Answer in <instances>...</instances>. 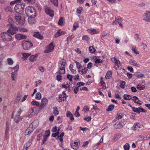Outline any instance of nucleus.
<instances>
[{"label": "nucleus", "instance_id": "f257e3e1", "mask_svg": "<svg viewBox=\"0 0 150 150\" xmlns=\"http://www.w3.org/2000/svg\"><path fill=\"white\" fill-rule=\"evenodd\" d=\"M25 12L28 16L34 18L36 16V13L34 7L31 6L27 7L25 9Z\"/></svg>", "mask_w": 150, "mask_h": 150}, {"label": "nucleus", "instance_id": "f03ea898", "mask_svg": "<svg viewBox=\"0 0 150 150\" xmlns=\"http://www.w3.org/2000/svg\"><path fill=\"white\" fill-rule=\"evenodd\" d=\"M25 7V4L21 1L18 2L15 6V11L19 14H21L23 11Z\"/></svg>", "mask_w": 150, "mask_h": 150}, {"label": "nucleus", "instance_id": "7ed1b4c3", "mask_svg": "<svg viewBox=\"0 0 150 150\" xmlns=\"http://www.w3.org/2000/svg\"><path fill=\"white\" fill-rule=\"evenodd\" d=\"M63 61H60L59 62L58 67L59 68V71L57 72L59 74H64L65 73V67L66 62L65 60L63 59Z\"/></svg>", "mask_w": 150, "mask_h": 150}, {"label": "nucleus", "instance_id": "20e7f679", "mask_svg": "<svg viewBox=\"0 0 150 150\" xmlns=\"http://www.w3.org/2000/svg\"><path fill=\"white\" fill-rule=\"evenodd\" d=\"M1 36L2 40L4 41L11 42L13 40L12 37L6 32L2 33Z\"/></svg>", "mask_w": 150, "mask_h": 150}, {"label": "nucleus", "instance_id": "39448f33", "mask_svg": "<svg viewBox=\"0 0 150 150\" xmlns=\"http://www.w3.org/2000/svg\"><path fill=\"white\" fill-rule=\"evenodd\" d=\"M21 44L23 49L25 50H28L33 46V44L28 41L23 40L22 41Z\"/></svg>", "mask_w": 150, "mask_h": 150}, {"label": "nucleus", "instance_id": "423d86ee", "mask_svg": "<svg viewBox=\"0 0 150 150\" xmlns=\"http://www.w3.org/2000/svg\"><path fill=\"white\" fill-rule=\"evenodd\" d=\"M15 18L17 24L22 25L25 23V19L24 16H15Z\"/></svg>", "mask_w": 150, "mask_h": 150}, {"label": "nucleus", "instance_id": "0eeeda50", "mask_svg": "<svg viewBox=\"0 0 150 150\" xmlns=\"http://www.w3.org/2000/svg\"><path fill=\"white\" fill-rule=\"evenodd\" d=\"M39 124V122L38 120H35L30 125L29 127L27 129L25 132V134L28 135L31 133V132L30 131V128L32 127L33 128H35L37 127Z\"/></svg>", "mask_w": 150, "mask_h": 150}, {"label": "nucleus", "instance_id": "6e6552de", "mask_svg": "<svg viewBox=\"0 0 150 150\" xmlns=\"http://www.w3.org/2000/svg\"><path fill=\"white\" fill-rule=\"evenodd\" d=\"M10 27L11 28L7 30V32L8 33L13 35L16 34L17 32L18 31V28L14 25L11 26Z\"/></svg>", "mask_w": 150, "mask_h": 150}, {"label": "nucleus", "instance_id": "1a4fd4ad", "mask_svg": "<svg viewBox=\"0 0 150 150\" xmlns=\"http://www.w3.org/2000/svg\"><path fill=\"white\" fill-rule=\"evenodd\" d=\"M48 100L46 98H43L41 100V104L39 106L40 110L42 109L43 108L45 107L48 104Z\"/></svg>", "mask_w": 150, "mask_h": 150}, {"label": "nucleus", "instance_id": "9d476101", "mask_svg": "<svg viewBox=\"0 0 150 150\" xmlns=\"http://www.w3.org/2000/svg\"><path fill=\"white\" fill-rule=\"evenodd\" d=\"M67 96L65 91H64L61 94L59 95V97L57 98V100L59 102H61L65 100Z\"/></svg>", "mask_w": 150, "mask_h": 150}, {"label": "nucleus", "instance_id": "9b49d317", "mask_svg": "<svg viewBox=\"0 0 150 150\" xmlns=\"http://www.w3.org/2000/svg\"><path fill=\"white\" fill-rule=\"evenodd\" d=\"M45 11L47 15L51 17H52L54 16L53 11L50 7L47 6H45Z\"/></svg>", "mask_w": 150, "mask_h": 150}, {"label": "nucleus", "instance_id": "f8f14e48", "mask_svg": "<svg viewBox=\"0 0 150 150\" xmlns=\"http://www.w3.org/2000/svg\"><path fill=\"white\" fill-rule=\"evenodd\" d=\"M54 48L53 43L51 42L46 48V50L45 51V52L48 53L52 51Z\"/></svg>", "mask_w": 150, "mask_h": 150}, {"label": "nucleus", "instance_id": "ddd939ff", "mask_svg": "<svg viewBox=\"0 0 150 150\" xmlns=\"http://www.w3.org/2000/svg\"><path fill=\"white\" fill-rule=\"evenodd\" d=\"M143 20L147 22H150V12L149 11H146L143 16Z\"/></svg>", "mask_w": 150, "mask_h": 150}, {"label": "nucleus", "instance_id": "4468645a", "mask_svg": "<svg viewBox=\"0 0 150 150\" xmlns=\"http://www.w3.org/2000/svg\"><path fill=\"white\" fill-rule=\"evenodd\" d=\"M112 60L113 62V61H114L115 62V68L117 70L118 69L120 65V62L119 60L117 59L115 57L112 59Z\"/></svg>", "mask_w": 150, "mask_h": 150}, {"label": "nucleus", "instance_id": "2eb2a0df", "mask_svg": "<svg viewBox=\"0 0 150 150\" xmlns=\"http://www.w3.org/2000/svg\"><path fill=\"white\" fill-rule=\"evenodd\" d=\"M125 124L122 121L120 122H117L115 123L114 125L113 126L114 128L116 129H120L122 128Z\"/></svg>", "mask_w": 150, "mask_h": 150}, {"label": "nucleus", "instance_id": "dca6fc26", "mask_svg": "<svg viewBox=\"0 0 150 150\" xmlns=\"http://www.w3.org/2000/svg\"><path fill=\"white\" fill-rule=\"evenodd\" d=\"M9 124L8 122H6V127L5 130V138L7 139L9 136Z\"/></svg>", "mask_w": 150, "mask_h": 150}, {"label": "nucleus", "instance_id": "f3484780", "mask_svg": "<svg viewBox=\"0 0 150 150\" xmlns=\"http://www.w3.org/2000/svg\"><path fill=\"white\" fill-rule=\"evenodd\" d=\"M16 38L18 40H19L22 39H25L26 38V36L20 34H18L15 35Z\"/></svg>", "mask_w": 150, "mask_h": 150}, {"label": "nucleus", "instance_id": "a211bd4d", "mask_svg": "<svg viewBox=\"0 0 150 150\" xmlns=\"http://www.w3.org/2000/svg\"><path fill=\"white\" fill-rule=\"evenodd\" d=\"M71 147L75 150L77 149L79 147L78 142H72L71 143Z\"/></svg>", "mask_w": 150, "mask_h": 150}, {"label": "nucleus", "instance_id": "6ab92c4d", "mask_svg": "<svg viewBox=\"0 0 150 150\" xmlns=\"http://www.w3.org/2000/svg\"><path fill=\"white\" fill-rule=\"evenodd\" d=\"M32 114H29L27 115H26L23 117L22 118L23 121L25 123L27 122L28 120H29V119L32 117Z\"/></svg>", "mask_w": 150, "mask_h": 150}, {"label": "nucleus", "instance_id": "aec40b11", "mask_svg": "<svg viewBox=\"0 0 150 150\" xmlns=\"http://www.w3.org/2000/svg\"><path fill=\"white\" fill-rule=\"evenodd\" d=\"M38 56V54H37L34 55H31L30 57L29 60L31 62H33L36 60V58Z\"/></svg>", "mask_w": 150, "mask_h": 150}, {"label": "nucleus", "instance_id": "412c9836", "mask_svg": "<svg viewBox=\"0 0 150 150\" xmlns=\"http://www.w3.org/2000/svg\"><path fill=\"white\" fill-rule=\"evenodd\" d=\"M132 100L134 101V103H136L137 104H139V105H141L142 104V103H140V102H141V101L137 96H133L132 97Z\"/></svg>", "mask_w": 150, "mask_h": 150}, {"label": "nucleus", "instance_id": "4be33fe9", "mask_svg": "<svg viewBox=\"0 0 150 150\" xmlns=\"http://www.w3.org/2000/svg\"><path fill=\"white\" fill-rule=\"evenodd\" d=\"M33 36L34 37L41 40L43 38V36L40 35L39 32L34 33Z\"/></svg>", "mask_w": 150, "mask_h": 150}, {"label": "nucleus", "instance_id": "5701e85b", "mask_svg": "<svg viewBox=\"0 0 150 150\" xmlns=\"http://www.w3.org/2000/svg\"><path fill=\"white\" fill-rule=\"evenodd\" d=\"M21 97V94L20 93H18L17 96L15 100V104H17L18 103L20 100Z\"/></svg>", "mask_w": 150, "mask_h": 150}, {"label": "nucleus", "instance_id": "b1692460", "mask_svg": "<svg viewBox=\"0 0 150 150\" xmlns=\"http://www.w3.org/2000/svg\"><path fill=\"white\" fill-rule=\"evenodd\" d=\"M23 56L22 59L24 60H25L31 54L30 53H22L21 54Z\"/></svg>", "mask_w": 150, "mask_h": 150}, {"label": "nucleus", "instance_id": "393cba45", "mask_svg": "<svg viewBox=\"0 0 150 150\" xmlns=\"http://www.w3.org/2000/svg\"><path fill=\"white\" fill-rule=\"evenodd\" d=\"M31 144V143L28 141L25 143L23 146V150H27L28 148L29 147Z\"/></svg>", "mask_w": 150, "mask_h": 150}, {"label": "nucleus", "instance_id": "a878e982", "mask_svg": "<svg viewBox=\"0 0 150 150\" xmlns=\"http://www.w3.org/2000/svg\"><path fill=\"white\" fill-rule=\"evenodd\" d=\"M22 118L20 117L18 115H15L14 118V121L16 123H18L20 121H22Z\"/></svg>", "mask_w": 150, "mask_h": 150}, {"label": "nucleus", "instance_id": "bb28decb", "mask_svg": "<svg viewBox=\"0 0 150 150\" xmlns=\"http://www.w3.org/2000/svg\"><path fill=\"white\" fill-rule=\"evenodd\" d=\"M90 38L87 35H83L82 37V39L84 41H86V42L88 43L90 40Z\"/></svg>", "mask_w": 150, "mask_h": 150}, {"label": "nucleus", "instance_id": "cd10ccee", "mask_svg": "<svg viewBox=\"0 0 150 150\" xmlns=\"http://www.w3.org/2000/svg\"><path fill=\"white\" fill-rule=\"evenodd\" d=\"M65 34V32L64 31H58L54 35L55 38H57L62 35H63Z\"/></svg>", "mask_w": 150, "mask_h": 150}, {"label": "nucleus", "instance_id": "c85d7f7f", "mask_svg": "<svg viewBox=\"0 0 150 150\" xmlns=\"http://www.w3.org/2000/svg\"><path fill=\"white\" fill-rule=\"evenodd\" d=\"M129 63L132 65L136 67H139V64H137V62L134 60L131 59L129 60Z\"/></svg>", "mask_w": 150, "mask_h": 150}, {"label": "nucleus", "instance_id": "c756f323", "mask_svg": "<svg viewBox=\"0 0 150 150\" xmlns=\"http://www.w3.org/2000/svg\"><path fill=\"white\" fill-rule=\"evenodd\" d=\"M140 127L139 126V124L137 123H135L133 125L132 129L133 130H138L140 128Z\"/></svg>", "mask_w": 150, "mask_h": 150}, {"label": "nucleus", "instance_id": "7c9ffc66", "mask_svg": "<svg viewBox=\"0 0 150 150\" xmlns=\"http://www.w3.org/2000/svg\"><path fill=\"white\" fill-rule=\"evenodd\" d=\"M79 27V24L77 22L74 23L73 25V27L72 29V31H74L76 30V29Z\"/></svg>", "mask_w": 150, "mask_h": 150}, {"label": "nucleus", "instance_id": "2f4dec72", "mask_svg": "<svg viewBox=\"0 0 150 150\" xmlns=\"http://www.w3.org/2000/svg\"><path fill=\"white\" fill-rule=\"evenodd\" d=\"M98 139H100L99 141L98 142L95 144V145H94V146H97L99 145L100 143L103 142V137H102L100 138V137L99 136H98Z\"/></svg>", "mask_w": 150, "mask_h": 150}, {"label": "nucleus", "instance_id": "473e14b6", "mask_svg": "<svg viewBox=\"0 0 150 150\" xmlns=\"http://www.w3.org/2000/svg\"><path fill=\"white\" fill-rule=\"evenodd\" d=\"M34 18H32V17H30L28 19V23L31 24H33L34 23Z\"/></svg>", "mask_w": 150, "mask_h": 150}, {"label": "nucleus", "instance_id": "72a5a7b5", "mask_svg": "<svg viewBox=\"0 0 150 150\" xmlns=\"http://www.w3.org/2000/svg\"><path fill=\"white\" fill-rule=\"evenodd\" d=\"M53 109L54 110L53 113L55 115H57L59 114V112L58 110V109L57 107H53Z\"/></svg>", "mask_w": 150, "mask_h": 150}, {"label": "nucleus", "instance_id": "f704fd0d", "mask_svg": "<svg viewBox=\"0 0 150 150\" xmlns=\"http://www.w3.org/2000/svg\"><path fill=\"white\" fill-rule=\"evenodd\" d=\"M111 72L110 71H108L106 74L105 78L106 79H109L111 76Z\"/></svg>", "mask_w": 150, "mask_h": 150}, {"label": "nucleus", "instance_id": "c9c22d12", "mask_svg": "<svg viewBox=\"0 0 150 150\" xmlns=\"http://www.w3.org/2000/svg\"><path fill=\"white\" fill-rule=\"evenodd\" d=\"M8 22L9 23V24H8V25L9 26H11L14 25V22L12 19L11 18H9L8 19Z\"/></svg>", "mask_w": 150, "mask_h": 150}, {"label": "nucleus", "instance_id": "e433bc0d", "mask_svg": "<svg viewBox=\"0 0 150 150\" xmlns=\"http://www.w3.org/2000/svg\"><path fill=\"white\" fill-rule=\"evenodd\" d=\"M123 97L124 98L125 100H129L132 99V97L130 95L124 94Z\"/></svg>", "mask_w": 150, "mask_h": 150}, {"label": "nucleus", "instance_id": "4c0bfd02", "mask_svg": "<svg viewBox=\"0 0 150 150\" xmlns=\"http://www.w3.org/2000/svg\"><path fill=\"white\" fill-rule=\"evenodd\" d=\"M16 73L15 71H13L11 73V77L13 80H15L16 78Z\"/></svg>", "mask_w": 150, "mask_h": 150}, {"label": "nucleus", "instance_id": "58836bf2", "mask_svg": "<svg viewBox=\"0 0 150 150\" xmlns=\"http://www.w3.org/2000/svg\"><path fill=\"white\" fill-rule=\"evenodd\" d=\"M5 10L6 12H11L13 11L12 8L9 6L6 7L5 8Z\"/></svg>", "mask_w": 150, "mask_h": 150}, {"label": "nucleus", "instance_id": "ea45409f", "mask_svg": "<svg viewBox=\"0 0 150 150\" xmlns=\"http://www.w3.org/2000/svg\"><path fill=\"white\" fill-rule=\"evenodd\" d=\"M41 98V94L39 92L37 93L35 98L37 100H40Z\"/></svg>", "mask_w": 150, "mask_h": 150}, {"label": "nucleus", "instance_id": "a19ab883", "mask_svg": "<svg viewBox=\"0 0 150 150\" xmlns=\"http://www.w3.org/2000/svg\"><path fill=\"white\" fill-rule=\"evenodd\" d=\"M137 88L140 90H142L144 89L145 88V87L144 85H138L137 86Z\"/></svg>", "mask_w": 150, "mask_h": 150}, {"label": "nucleus", "instance_id": "79ce46f5", "mask_svg": "<svg viewBox=\"0 0 150 150\" xmlns=\"http://www.w3.org/2000/svg\"><path fill=\"white\" fill-rule=\"evenodd\" d=\"M18 30L21 32H26L27 31V30L24 28L23 27H19L18 28Z\"/></svg>", "mask_w": 150, "mask_h": 150}, {"label": "nucleus", "instance_id": "37998d69", "mask_svg": "<svg viewBox=\"0 0 150 150\" xmlns=\"http://www.w3.org/2000/svg\"><path fill=\"white\" fill-rule=\"evenodd\" d=\"M54 6H58V0H50Z\"/></svg>", "mask_w": 150, "mask_h": 150}, {"label": "nucleus", "instance_id": "c03bdc74", "mask_svg": "<svg viewBox=\"0 0 150 150\" xmlns=\"http://www.w3.org/2000/svg\"><path fill=\"white\" fill-rule=\"evenodd\" d=\"M74 35H71L69 36L67 38V42L69 41H70L73 38H74Z\"/></svg>", "mask_w": 150, "mask_h": 150}, {"label": "nucleus", "instance_id": "a18cd8bd", "mask_svg": "<svg viewBox=\"0 0 150 150\" xmlns=\"http://www.w3.org/2000/svg\"><path fill=\"white\" fill-rule=\"evenodd\" d=\"M123 147L125 150H129V145L128 143H126L124 146Z\"/></svg>", "mask_w": 150, "mask_h": 150}, {"label": "nucleus", "instance_id": "49530a36", "mask_svg": "<svg viewBox=\"0 0 150 150\" xmlns=\"http://www.w3.org/2000/svg\"><path fill=\"white\" fill-rule=\"evenodd\" d=\"M114 108V105H110L109 106L108 109L107 110L108 111H111Z\"/></svg>", "mask_w": 150, "mask_h": 150}, {"label": "nucleus", "instance_id": "de8ad7c7", "mask_svg": "<svg viewBox=\"0 0 150 150\" xmlns=\"http://www.w3.org/2000/svg\"><path fill=\"white\" fill-rule=\"evenodd\" d=\"M89 110V109L88 107L87 106H85L83 109V111L85 112H88Z\"/></svg>", "mask_w": 150, "mask_h": 150}, {"label": "nucleus", "instance_id": "09e8293b", "mask_svg": "<svg viewBox=\"0 0 150 150\" xmlns=\"http://www.w3.org/2000/svg\"><path fill=\"white\" fill-rule=\"evenodd\" d=\"M23 110L20 109H18L15 115H18L20 116L21 113L22 112Z\"/></svg>", "mask_w": 150, "mask_h": 150}, {"label": "nucleus", "instance_id": "8fccbe9b", "mask_svg": "<svg viewBox=\"0 0 150 150\" xmlns=\"http://www.w3.org/2000/svg\"><path fill=\"white\" fill-rule=\"evenodd\" d=\"M100 83L102 86V89H105L106 88V86L105 82L103 81H100Z\"/></svg>", "mask_w": 150, "mask_h": 150}, {"label": "nucleus", "instance_id": "3c124183", "mask_svg": "<svg viewBox=\"0 0 150 150\" xmlns=\"http://www.w3.org/2000/svg\"><path fill=\"white\" fill-rule=\"evenodd\" d=\"M96 59L95 62L96 64H98V63H102L103 62V60H101V59H96Z\"/></svg>", "mask_w": 150, "mask_h": 150}, {"label": "nucleus", "instance_id": "603ef678", "mask_svg": "<svg viewBox=\"0 0 150 150\" xmlns=\"http://www.w3.org/2000/svg\"><path fill=\"white\" fill-rule=\"evenodd\" d=\"M7 61L8 64L9 65H11L13 63V60L10 58L8 59Z\"/></svg>", "mask_w": 150, "mask_h": 150}, {"label": "nucleus", "instance_id": "864d4df0", "mask_svg": "<svg viewBox=\"0 0 150 150\" xmlns=\"http://www.w3.org/2000/svg\"><path fill=\"white\" fill-rule=\"evenodd\" d=\"M63 23V18H61L59 19L58 22V24L59 25H62Z\"/></svg>", "mask_w": 150, "mask_h": 150}, {"label": "nucleus", "instance_id": "5fc2aeb1", "mask_svg": "<svg viewBox=\"0 0 150 150\" xmlns=\"http://www.w3.org/2000/svg\"><path fill=\"white\" fill-rule=\"evenodd\" d=\"M22 0H16L14 1H11L10 3V5H13L15 3L17 4V3L18 2H19L20 1H21Z\"/></svg>", "mask_w": 150, "mask_h": 150}, {"label": "nucleus", "instance_id": "6e6d98bb", "mask_svg": "<svg viewBox=\"0 0 150 150\" xmlns=\"http://www.w3.org/2000/svg\"><path fill=\"white\" fill-rule=\"evenodd\" d=\"M11 68L13 70L14 69L15 71L17 72L18 71L19 69L18 65L17 64L15 67Z\"/></svg>", "mask_w": 150, "mask_h": 150}, {"label": "nucleus", "instance_id": "4d7b16f0", "mask_svg": "<svg viewBox=\"0 0 150 150\" xmlns=\"http://www.w3.org/2000/svg\"><path fill=\"white\" fill-rule=\"evenodd\" d=\"M132 109L134 112L139 114V108H136L134 107L132 108Z\"/></svg>", "mask_w": 150, "mask_h": 150}, {"label": "nucleus", "instance_id": "13d9d810", "mask_svg": "<svg viewBox=\"0 0 150 150\" xmlns=\"http://www.w3.org/2000/svg\"><path fill=\"white\" fill-rule=\"evenodd\" d=\"M31 104L33 105H35L37 106H38L40 105V103L39 102L35 100H33L31 102Z\"/></svg>", "mask_w": 150, "mask_h": 150}, {"label": "nucleus", "instance_id": "bf43d9fd", "mask_svg": "<svg viewBox=\"0 0 150 150\" xmlns=\"http://www.w3.org/2000/svg\"><path fill=\"white\" fill-rule=\"evenodd\" d=\"M134 37L135 40L137 41H139L141 39L139 37V35L138 34H136L134 35Z\"/></svg>", "mask_w": 150, "mask_h": 150}, {"label": "nucleus", "instance_id": "052dcab7", "mask_svg": "<svg viewBox=\"0 0 150 150\" xmlns=\"http://www.w3.org/2000/svg\"><path fill=\"white\" fill-rule=\"evenodd\" d=\"M85 85V83L83 82H78L76 84V85L78 86L79 88V87L81 86H83Z\"/></svg>", "mask_w": 150, "mask_h": 150}, {"label": "nucleus", "instance_id": "680f3d73", "mask_svg": "<svg viewBox=\"0 0 150 150\" xmlns=\"http://www.w3.org/2000/svg\"><path fill=\"white\" fill-rule=\"evenodd\" d=\"M88 32L92 35L94 34V29L91 28V29H88L87 30Z\"/></svg>", "mask_w": 150, "mask_h": 150}, {"label": "nucleus", "instance_id": "e2e57ef3", "mask_svg": "<svg viewBox=\"0 0 150 150\" xmlns=\"http://www.w3.org/2000/svg\"><path fill=\"white\" fill-rule=\"evenodd\" d=\"M120 21L121 22H122V20L120 17H117L115 18V21L117 22L118 23H119V22Z\"/></svg>", "mask_w": 150, "mask_h": 150}, {"label": "nucleus", "instance_id": "0e129e2a", "mask_svg": "<svg viewBox=\"0 0 150 150\" xmlns=\"http://www.w3.org/2000/svg\"><path fill=\"white\" fill-rule=\"evenodd\" d=\"M67 78L71 81L72 80L73 76L69 74H68L67 75Z\"/></svg>", "mask_w": 150, "mask_h": 150}, {"label": "nucleus", "instance_id": "69168bd1", "mask_svg": "<svg viewBox=\"0 0 150 150\" xmlns=\"http://www.w3.org/2000/svg\"><path fill=\"white\" fill-rule=\"evenodd\" d=\"M120 87L122 88H124L125 86V83L124 81H122L120 85Z\"/></svg>", "mask_w": 150, "mask_h": 150}, {"label": "nucleus", "instance_id": "338daca9", "mask_svg": "<svg viewBox=\"0 0 150 150\" xmlns=\"http://www.w3.org/2000/svg\"><path fill=\"white\" fill-rule=\"evenodd\" d=\"M89 50L91 53L94 52V47L93 46H90L89 47Z\"/></svg>", "mask_w": 150, "mask_h": 150}, {"label": "nucleus", "instance_id": "774afa93", "mask_svg": "<svg viewBox=\"0 0 150 150\" xmlns=\"http://www.w3.org/2000/svg\"><path fill=\"white\" fill-rule=\"evenodd\" d=\"M50 131L49 130H46L45 132V136L48 137L50 135Z\"/></svg>", "mask_w": 150, "mask_h": 150}]
</instances>
